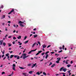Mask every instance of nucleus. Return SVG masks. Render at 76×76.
<instances>
[{"instance_id": "obj_25", "label": "nucleus", "mask_w": 76, "mask_h": 76, "mask_svg": "<svg viewBox=\"0 0 76 76\" xmlns=\"http://www.w3.org/2000/svg\"><path fill=\"white\" fill-rule=\"evenodd\" d=\"M49 51H47V52L45 53V54L46 55H47V54H48V53H49Z\"/></svg>"}, {"instance_id": "obj_6", "label": "nucleus", "mask_w": 76, "mask_h": 76, "mask_svg": "<svg viewBox=\"0 0 76 76\" xmlns=\"http://www.w3.org/2000/svg\"><path fill=\"white\" fill-rule=\"evenodd\" d=\"M6 17V15H3L2 16L1 18V19H4L5 17Z\"/></svg>"}, {"instance_id": "obj_19", "label": "nucleus", "mask_w": 76, "mask_h": 76, "mask_svg": "<svg viewBox=\"0 0 76 76\" xmlns=\"http://www.w3.org/2000/svg\"><path fill=\"white\" fill-rule=\"evenodd\" d=\"M43 75H45V76H46V75H47V74H46V73H45V72H43Z\"/></svg>"}, {"instance_id": "obj_51", "label": "nucleus", "mask_w": 76, "mask_h": 76, "mask_svg": "<svg viewBox=\"0 0 76 76\" xmlns=\"http://www.w3.org/2000/svg\"><path fill=\"white\" fill-rule=\"evenodd\" d=\"M59 49H60V50H62V48L61 47H59Z\"/></svg>"}, {"instance_id": "obj_38", "label": "nucleus", "mask_w": 76, "mask_h": 76, "mask_svg": "<svg viewBox=\"0 0 76 76\" xmlns=\"http://www.w3.org/2000/svg\"><path fill=\"white\" fill-rule=\"evenodd\" d=\"M45 54V53H42V54H41V55H42V56H43V55H44Z\"/></svg>"}, {"instance_id": "obj_18", "label": "nucleus", "mask_w": 76, "mask_h": 76, "mask_svg": "<svg viewBox=\"0 0 76 76\" xmlns=\"http://www.w3.org/2000/svg\"><path fill=\"white\" fill-rule=\"evenodd\" d=\"M20 26H22L23 27H24V26H23V25L22 23L20 24Z\"/></svg>"}, {"instance_id": "obj_9", "label": "nucleus", "mask_w": 76, "mask_h": 76, "mask_svg": "<svg viewBox=\"0 0 76 76\" xmlns=\"http://www.w3.org/2000/svg\"><path fill=\"white\" fill-rule=\"evenodd\" d=\"M14 56V55H11V56H10V59L12 58H13V57Z\"/></svg>"}, {"instance_id": "obj_27", "label": "nucleus", "mask_w": 76, "mask_h": 76, "mask_svg": "<svg viewBox=\"0 0 76 76\" xmlns=\"http://www.w3.org/2000/svg\"><path fill=\"white\" fill-rule=\"evenodd\" d=\"M36 74L38 75H40V73H39V72H37L36 73Z\"/></svg>"}, {"instance_id": "obj_44", "label": "nucleus", "mask_w": 76, "mask_h": 76, "mask_svg": "<svg viewBox=\"0 0 76 76\" xmlns=\"http://www.w3.org/2000/svg\"><path fill=\"white\" fill-rule=\"evenodd\" d=\"M62 51H63V50H61L59 51L58 53H61V52H62Z\"/></svg>"}, {"instance_id": "obj_7", "label": "nucleus", "mask_w": 76, "mask_h": 76, "mask_svg": "<svg viewBox=\"0 0 76 76\" xmlns=\"http://www.w3.org/2000/svg\"><path fill=\"white\" fill-rule=\"evenodd\" d=\"M37 44V42H35L34 43L32 47H34V46H35V45H36V44Z\"/></svg>"}, {"instance_id": "obj_10", "label": "nucleus", "mask_w": 76, "mask_h": 76, "mask_svg": "<svg viewBox=\"0 0 76 76\" xmlns=\"http://www.w3.org/2000/svg\"><path fill=\"white\" fill-rule=\"evenodd\" d=\"M64 69V68L63 67H61L60 69V72H61V71H62V70H63Z\"/></svg>"}, {"instance_id": "obj_42", "label": "nucleus", "mask_w": 76, "mask_h": 76, "mask_svg": "<svg viewBox=\"0 0 76 76\" xmlns=\"http://www.w3.org/2000/svg\"><path fill=\"white\" fill-rule=\"evenodd\" d=\"M16 39V38L15 37H13V39Z\"/></svg>"}, {"instance_id": "obj_28", "label": "nucleus", "mask_w": 76, "mask_h": 76, "mask_svg": "<svg viewBox=\"0 0 76 76\" xmlns=\"http://www.w3.org/2000/svg\"><path fill=\"white\" fill-rule=\"evenodd\" d=\"M62 49H63V50H64V45H63Z\"/></svg>"}, {"instance_id": "obj_36", "label": "nucleus", "mask_w": 76, "mask_h": 76, "mask_svg": "<svg viewBox=\"0 0 76 76\" xmlns=\"http://www.w3.org/2000/svg\"><path fill=\"white\" fill-rule=\"evenodd\" d=\"M5 52V51H4V50H3V52H2V54H4V52Z\"/></svg>"}, {"instance_id": "obj_26", "label": "nucleus", "mask_w": 76, "mask_h": 76, "mask_svg": "<svg viewBox=\"0 0 76 76\" xmlns=\"http://www.w3.org/2000/svg\"><path fill=\"white\" fill-rule=\"evenodd\" d=\"M38 53L39 54L40 53H42V51H38Z\"/></svg>"}, {"instance_id": "obj_11", "label": "nucleus", "mask_w": 76, "mask_h": 76, "mask_svg": "<svg viewBox=\"0 0 76 76\" xmlns=\"http://www.w3.org/2000/svg\"><path fill=\"white\" fill-rule=\"evenodd\" d=\"M42 47H43V48H45L46 47H47V46L46 45H45V44H44V45H43L42 46Z\"/></svg>"}, {"instance_id": "obj_52", "label": "nucleus", "mask_w": 76, "mask_h": 76, "mask_svg": "<svg viewBox=\"0 0 76 76\" xmlns=\"http://www.w3.org/2000/svg\"><path fill=\"white\" fill-rule=\"evenodd\" d=\"M26 38H27V37L26 36V37H24V39H26Z\"/></svg>"}, {"instance_id": "obj_45", "label": "nucleus", "mask_w": 76, "mask_h": 76, "mask_svg": "<svg viewBox=\"0 0 76 76\" xmlns=\"http://www.w3.org/2000/svg\"><path fill=\"white\" fill-rule=\"evenodd\" d=\"M31 65V64H28L27 65L28 66H30Z\"/></svg>"}, {"instance_id": "obj_30", "label": "nucleus", "mask_w": 76, "mask_h": 76, "mask_svg": "<svg viewBox=\"0 0 76 76\" xmlns=\"http://www.w3.org/2000/svg\"><path fill=\"white\" fill-rule=\"evenodd\" d=\"M28 41H29L28 40H27V41H26L25 42V44H27V43H28Z\"/></svg>"}, {"instance_id": "obj_43", "label": "nucleus", "mask_w": 76, "mask_h": 76, "mask_svg": "<svg viewBox=\"0 0 76 76\" xmlns=\"http://www.w3.org/2000/svg\"><path fill=\"white\" fill-rule=\"evenodd\" d=\"M51 47V45H49L47 47V48H49V47Z\"/></svg>"}, {"instance_id": "obj_22", "label": "nucleus", "mask_w": 76, "mask_h": 76, "mask_svg": "<svg viewBox=\"0 0 76 76\" xmlns=\"http://www.w3.org/2000/svg\"><path fill=\"white\" fill-rule=\"evenodd\" d=\"M48 54L46 55V57H45L46 59H47V58H48Z\"/></svg>"}, {"instance_id": "obj_29", "label": "nucleus", "mask_w": 76, "mask_h": 76, "mask_svg": "<svg viewBox=\"0 0 76 76\" xmlns=\"http://www.w3.org/2000/svg\"><path fill=\"white\" fill-rule=\"evenodd\" d=\"M19 58H20V56H17V59H19Z\"/></svg>"}, {"instance_id": "obj_61", "label": "nucleus", "mask_w": 76, "mask_h": 76, "mask_svg": "<svg viewBox=\"0 0 76 76\" xmlns=\"http://www.w3.org/2000/svg\"><path fill=\"white\" fill-rule=\"evenodd\" d=\"M7 37V34H6V35L5 36V38H6Z\"/></svg>"}, {"instance_id": "obj_20", "label": "nucleus", "mask_w": 76, "mask_h": 76, "mask_svg": "<svg viewBox=\"0 0 76 76\" xmlns=\"http://www.w3.org/2000/svg\"><path fill=\"white\" fill-rule=\"evenodd\" d=\"M19 67L21 69H25V68H23V67H20V66H19Z\"/></svg>"}, {"instance_id": "obj_50", "label": "nucleus", "mask_w": 76, "mask_h": 76, "mask_svg": "<svg viewBox=\"0 0 76 76\" xmlns=\"http://www.w3.org/2000/svg\"><path fill=\"white\" fill-rule=\"evenodd\" d=\"M9 56H8V57H7V59H8V60H10V59H9Z\"/></svg>"}, {"instance_id": "obj_24", "label": "nucleus", "mask_w": 76, "mask_h": 76, "mask_svg": "<svg viewBox=\"0 0 76 76\" xmlns=\"http://www.w3.org/2000/svg\"><path fill=\"white\" fill-rule=\"evenodd\" d=\"M9 53H7L5 55V56H6V57H8V56H9Z\"/></svg>"}, {"instance_id": "obj_12", "label": "nucleus", "mask_w": 76, "mask_h": 76, "mask_svg": "<svg viewBox=\"0 0 76 76\" xmlns=\"http://www.w3.org/2000/svg\"><path fill=\"white\" fill-rule=\"evenodd\" d=\"M18 39H21V36H18Z\"/></svg>"}, {"instance_id": "obj_64", "label": "nucleus", "mask_w": 76, "mask_h": 76, "mask_svg": "<svg viewBox=\"0 0 76 76\" xmlns=\"http://www.w3.org/2000/svg\"><path fill=\"white\" fill-rule=\"evenodd\" d=\"M32 36V34H31L30 35V37H31Z\"/></svg>"}, {"instance_id": "obj_49", "label": "nucleus", "mask_w": 76, "mask_h": 76, "mask_svg": "<svg viewBox=\"0 0 76 76\" xmlns=\"http://www.w3.org/2000/svg\"><path fill=\"white\" fill-rule=\"evenodd\" d=\"M39 54L38 52L37 53L36 55V56H38V54Z\"/></svg>"}, {"instance_id": "obj_23", "label": "nucleus", "mask_w": 76, "mask_h": 76, "mask_svg": "<svg viewBox=\"0 0 76 76\" xmlns=\"http://www.w3.org/2000/svg\"><path fill=\"white\" fill-rule=\"evenodd\" d=\"M67 66L68 68L70 67L71 66V65H69V64L67 65Z\"/></svg>"}, {"instance_id": "obj_59", "label": "nucleus", "mask_w": 76, "mask_h": 76, "mask_svg": "<svg viewBox=\"0 0 76 76\" xmlns=\"http://www.w3.org/2000/svg\"><path fill=\"white\" fill-rule=\"evenodd\" d=\"M12 44H15V42H12Z\"/></svg>"}, {"instance_id": "obj_54", "label": "nucleus", "mask_w": 76, "mask_h": 76, "mask_svg": "<svg viewBox=\"0 0 76 76\" xmlns=\"http://www.w3.org/2000/svg\"><path fill=\"white\" fill-rule=\"evenodd\" d=\"M71 64H73V61H71V63H70Z\"/></svg>"}, {"instance_id": "obj_21", "label": "nucleus", "mask_w": 76, "mask_h": 76, "mask_svg": "<svg viewBox=\"0 0 76 76\" xmlns=\"http://www.w3.org/2000/svg\"><path fill=\"white\" fill-rule=\"evenodd\" d=\"M36 50H37V49H35L34 50H31V52H34V51H36Z\"/></svg>"}, {"instance_id": "obj_39", "label": "nucleus", "mask_w": 76, "mask_h": 76, "mask_svg": "<svg viewBox=\"0 0 76 76\" xmlns=\"http://www.w3.org/2000/svg\"><path fill=\"white\" fill-rule=\"evenodd\" d=\"M51 64H52V63L51 62H50V64H49V66H50V65H51Z\"/></svg>"}, {"instance_id": "obj_56", "label": "nucleus", "mask_w": 76, "mask_h": 76, "mask_svg": "<svg viewBox=\"0 0 76 76\" xmlns=\"http://www.w3.org/2000/svg\"><path fill=\"white\" fill-rule=\"evenodd\" d=\"M12 38V36H9L8 37L9 38Z\"/></svg>"}, {"instance_id": "obj_46", "label": "nucleus", "mask_w": 76, "mask_h": 76, "mask_svg": "<svg viewBox=\"0 0 76 76\" xmlns=\"http://www.w3.org/2000/svg\"><path fill=\"white\" fill-rule=\"evenodd\" d=\"M71 70H69V71H68V73H70V72H71Z\"/></svg>"}, {"instance_id": "obj_3", "label": "nucleus", "mask_w": 76, "mask_h": 76, "mask_svg": "<svg viewBox=\"0 0 76 76\" xmlns=\"http://www.w3.org/2000/svg\"><path fill=\"white\" fill-rule=\"evenodd\" d=\"M57 60H58L56 61V63H60V61H60V60H61V58H57Z\"/></svg>"}, {"instance_id": "obj_16", "label": "nucleus", "mask_w": 76, "mask_h": 76, "mask_svg": "<svg viewBox=\"0 0 76 76\" xmlns=\"http://www.w3.org/2000/svg\"><path fill=\"white\" fill-rule=\"evenodd\" d=\"M0 43H0V45H2V43H3V40H1V41L0 40Z\"/></svg>"}, {"instance_id": "obj_34", "label": "nucleus", "mask_w": 76, "mask_h": 76, "mask_svg": "<svg viewBox=\"0 0 76 76\" xmlns=\"http://www.w3.org/2000/svg\"><path fill=\"white\" fill-rule=\"evenodd\" d=\"M23 23V22H22V21H20L19 22V23Z\"/></svg>"}, {"instance_id": "obj_55", "label": "nucleus", "mask_w": 76, "mask_h": 76, "mask_svg": "<svg viewBox=\"0 0 76 76\" xmlns=\"http://www.w3.org/2000/svg\"><path fill=\"white\" fill-rule=\"evenodd\" d=\"M5 23H3L2 24V25H4Z\"/></svg>"}, {"instance_id": "obj_35", "label": "nucleus", "mask_w": 76, "mask_h": 76, "mask_svg": "<svg viewBox=\"0 0 76 76\" xmlns=\"http://www.w3.org/2000/svg\"><path fill=\"white\" fill-rule=\"evenodd\" d=\"M31 53H32V52L31 51L28 53V54H31Z\"/></svg>"}, {"instance_id": "obj_57", "label": "nucleus", "mask_w": 76, "mask_h": 76, "mask_svg": "<svg viewBox=\"0 0 76 76\" xmlns=\"http://www.w3.org/2000/svg\"><path fill=\"white\" fill-rule=\"evenodd\" d=\"M5 73V72H2V74L3 75V74H4Z\"/></svg>"}, {"instance_id": "obj_1", "label": "nucleus", "mask_w": 76, "mask_h": 76, "mask_svg": "<svg viewBox=\"0 0 76 76\" xmlns=\"http://www.w3.org/2000/svg\"><path fill=\"white\" fill-rule=\"evenodd\" d=\"M26 53H23L22 55L23 56V58L24 59H25L26 58H27V57H28L29 56V55H27V56H26Z\"/></svg>"}, {"instance_id": "obj_47", "label": "nucleus", "mask_w": 76, "mask_h": 76, "mask_svg": "<svg viewBox=\"0 0 76 76\" xmlns=\"http://www.w3.org/2000/svg\"><path fill=\"white\" fill-rule=\"evenodd\" d=\"M7 23H11V21H9L7 22Z\"/></svg>"}, {"instance_id": "obj_4", "label": "nucleus", "mask_w": 76, "mask_h": 76, "mask_svg": "<svg viewBox=\"0 0 76 76\" xmlns=\"http://www.w3.org/2000/svg\"><path fill=\"white\" fill-rule=\"evenodd\" d=\"M33 65L31 66V68H33V67H34L35 66L36 67H37V63H35V64H33Z\"/></svg>"}, {"instance_id": "obj_63", "label": "nucleus", "mask_w": 76, "mask_h": 76, "mask_svg": "<svg viewBox=\"0 0 76 76\" xmlns=\"http://www.w3.org/2000/svg\"><path fill=\"white\" fill-rule=\"evenodd\" d=\"M34 58H36V59H37V57H34Z\"/></svg>"}, {"instance_id": "obj_37", "label": "nucleus", "mask_w": 76, "mask_h": 76, "mask_svg": "<svg viewBox=\"0 0 76 76\" xmlns=\"http://www.w3.org/2000/svg\"><path fill=\"white\" fill-rule=\"evenodd\" d=\"M6 56H5L4 57V58L3 59V60H5V59H6Z\"/></svg>"}, {"instance_id": "obj_2", "label": "nucleus", "mask_w": 76, "mask_h": 76, "mask_svg": "<svg viewBox=\"0 0 76 76\" xmlns=\"http://www.w3.org/2000/svg\"><path fill=\"white\" fill-rule=\"evenodd\" d=\"M26 53H23L22 55L23 56V58L24 59H25L26 58H27V57H28L29 56V55H27V56H26Z\"/></svg>"}, {"instance_id": "obj_14", "label": "nucleus", "mask_w": 76, "mask_h": 76, "mask_svg": "<svg viewBox=\"0 0 76 76\" xmlns=\"http://www.w3.org/2000/svg\"><path fill=\"white\" fill-rule=\"evenodd\" d=\"M55 66V64H53V65H52L51 66V67H52V68H53V67H54V66Z\"/></svg>"}, {"instance_id": "obj_41", "label": "nucleus", "mask_w": 76, "mask_h": 76, "mask_svg": "<svg viewBox=\"0 0 76 76\" xmlns=\"http://www.w3.org/2000/svg\"><path fill=\"white\" fill-rule=\"evenodd\" d=\"M17 56H18L17 55H15L14 56L15 58H16V57H17Z\"/></svg>"}, {"instance_id": "obj_62", "label": "nucleus", "mask_w": 76, "mask_h": 76, "mask_svg": "<svg viewBox=\"0 0 76 76\" xmlns=\"http://www.w3.org/2000/svg\"><path fill=\"white\" fill-rule=\"evenodd\" d=\"M36 29H37L36 28H34L33 29V30L34 31H36Z\"/></svg>"}, {"instance_id": "obj_31", "label": "nucleus", "mask_w": 76, "mask_h": 76, "mask_svg": "<svg viewBox=\"0 0 76 76\" xmlns=\"http://www.w3.org/2000/svg\"><path fill=\"white\" fill-rule=\"evenodd\" d=\"M38 44H39L40 46H41V43H40V42L38 41Z\"/></svg>"}, {"instance_id": "obj_40", "label": "nucleus", "mask_w": 76, "mask_h": 76, "mask_svg": "<svg viewBox=\"0 0 76 76\" xmlns=\"http://www.w3.org/2000/svg\"><path fill=\"white\" fill-rule=\"evenodd\" d=\"M8 45L9 47H10V46H11L12 45L11 44H8Z\"/></svg>"}, {"instance_id": "obj_33", "label": "nucleus", "mask_w": 76, "mask_h": 76, "mask_svg": "<svg viewBox=\"0 0 76 76\" xmlns=\"http://www.w3.org/2000/svg\"><path fill=\"white\" fill-rule=\"evenodd\" d=\"M13 67H15V66H16V64H13Z\"/></svg>"}, {"instance_id": "obj_53", "label": "nucleus", "mask_w": 76, "mask_h": 76, "mask_svg": "<svg viewBox=\"0 0 76 76\" xmlns=\"http://www.w3.org/2000/svg\"><path fill=\"white\" fill-rule=\"evenodd\" d=\"M4 55H3L2 56V58H3V57H4Z\"/></svg>"}, {"instance_id": "obj_17", "label": "nucleus", "mask_w": 76, "mask_h": 76, "mask_svg": "<svg viewBox=\"0 0 76 76\" xmlns=\"http://www.w3.org/2000/svg\"><path fill=\"white\" fill-rule=\"evenodd\" d=\"M28 73H29V74H32V71H31L29 72H28Z\"/></svg>"}, {"instance_id": "obj_32", "label": "nucleus", "mask_w": 76, "mask_h": 76, "mask_svg": "<svg viewBox=\"0 0 76 76\" xmlns=\"http://www.w3.org/2000/svg\"><path fill=\"white\" fill-rule=\"evenodd\" d=\"M12 69L13 70H16L15 69V67H13Z\"/></svg>"}, {"instance_id": "obj_60", "label": "nucleus", "mask_w": 76, "mask_h": 76, "mask_svg": "<svg viewBox=\"0 0 76 76\" xmlns=\"http://www.w3.org/2000/svg\"><path fill=\"white\" fill-rule=\"evenodd\" d=\"M22 43H21L19 44V45H22Z\"/></svg>"}, {"instance_id": "obj_58", "label": "nucleus", "mask_w": 76, "mask_h": 76, "mask_svg": "<svg viewBox=\"0 0 76 76\" xmlns=\"http://www.w3.org/2000/svg\"><path fill=\"white\" fill-rule=\"evenodd\" d=\"M51 54H54V52H51Z\"/></svg>"}, {"instance_id": "obj_13", "label": "nucleus", "mask_w": 76, "mask_h": 76, "mask_svg": "<svg viewBox=\"0 0 76 76\" xmlns=\"http://www.w3.org/2000/svg\"><path fill=\"white\" fill-rule=\"evenodd\" d=\"M6 43L5 42H4L2 44V45L4 46V47L6 46Z\"/></svg>"}, {"instance_id": "obj_5", "label": "nucleus", "mask_w": 76, "mask_h": 76, "mask_svg": "<svg viewBox=\"0 0 76 76\" xmlns=\"http://www.w3.org/2000/svg\"><path fill=\"white\" fill-rule=\"evenodd\" d=\"M15 10H14V9H12V10L10 11V12L8 13V15H10L11 14L12 12H14Z\"/></svg>"}, {"instance_id": "obj_8", "label": "nucleus", "mask_w": 76, "mask_h": 76, "mask_svg": "<svg viewBox=\"0 0 76 76\" xmlns=\"http://www.w3.org/2000/svg\"><path fill=\"white\" fill-rule=\"evenodd\" d=\"M67 70V69L66 68H64L63 69V71L64 72H66V71Z\"/></svg>"}, {"instance_id": "obj_15", "label": "nucleus", "mask_w": 76, "mask_h": 76, "mask_svg": "<svg viewBox=\"0 0 76 76\" xmlns=\"http://www.w3.org/2000/svg\"><path fill=\"white\" fill-rule=\"evenodd\" d=\"M38 36V35L37 34H35L34 35V38H36V37H37Z\"/></svg>"}, {"instance_id": "obj_48", "label": "nucleus", "mask_w": 76, "mask_h": 76, "mask_svg": "<svg viewBox=\"0 0 76 76\" xmlns=\"http://www.w3.org/2000/svg\"><path fill=\"white\" fill-rule=\"evenodd\" d=\"M23 75H24L25 76L26 75V73H23Z\"/></svg>"}]
</instances>
